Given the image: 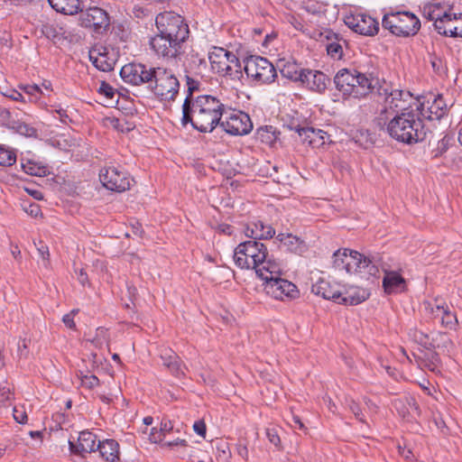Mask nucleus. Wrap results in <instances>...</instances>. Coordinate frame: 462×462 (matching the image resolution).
<instances>
[{"mask_svg": "<svg viewBox=\"0 0 462 462\" xmlns=\"http://www.w3.org/2000/svg\"><path fill=\"white\" fill-rule=\"evenodd\" d=\"M97 450L106 462L119 460V444L115 439L98 440Z\"/></svg>", "mask_w": 462, "mask_h": 462, "instance_id": "c85d7f7f", "label": "nucleus"}, {"mask_svg": "<svg viewBox=\"0 0 462 462\" xmlns=\"http://www.w3.org/2000/svg\"><path fill=\"white\" fill-rule=\"evenodd\" d=\"M80 24L86 28H92L96 32L106 31L110 24L108 14L100 7L93 6L80 12Z\"/></svg>", "mask_w": 462, "mask_h": 462, "instance_id": "f3484780", "label": "nucleus"}, {"mask_svg": "<svg viewBox=\"0 0 462 462\" xmlns=\"http://www.w3.org/2000/svg\"><path fill=\"white\" fill-rule=\"evenodd\" d=\"M183 43L159 32L150 40V46L156 55L167 59L179 57L182 52Z\"/></svg>", "mask_w": 462, "mask_h": 462, "instance_id": "dca6fc26", "label": "nucleus"}, {"mask_svg": "<svg viewBox=\"0 0 462 462\" xmlns=\"http://www.w3.org/2000/svg\"><path fill=\"white\" fill-rule=\"evenodd\" d=\"M106 48L93 49L89 51V60L93 65L101 71L113 70L115 60L109 58Z\"/></svg>", "mask_w": 462, "mask_h": 462, "instance_id": "a878e982", "label": "nucleus"}, {"mask_svg": "<svg viewBox=\"0 0 462 462\" xmlns=\"http://www.w3.org/2000/svg\"><path fill=\"white\" fill-rule=\"evenodd\" d=\"M383 287L387 294L403 291L406 287L404 278L395 271H384Z\"/></svg>", "mask_w": 462, "mask_h": 462, "instance_id": "b1692460", "label": "nucleus"}, {"mask_svg": "<svg viewBox=\"0 0 462 462\" xmlns=\"http://www.w3.org/2000/svg\"><path fill=\"white\" fill-rule=\"evenodd\" d=\"M245 234L250 240L271 239L275 236V229L271 226L264 224L262 220L254 219L247 223Z\"/></svg>", "mask_w": 462, "mask_h": 462, "instance_id": "aec40b11", "label": "nucleus"}, {"mask_svg": "<svg viewBox=\"0 0 462 462\" xmlns=\"http://www.w3.org/2000/svg\"><path fill=\"white\" fill-rule=\"evenodd\" d=\"M244 69L247 77L257 84H270L277 77L274 66L266 58L261 56L246 58Z\"/></svg>", "mask_w": 462, "mask_h": 462, "instance_id": "9d476101", "label": "nucleus"}, {"mask_svg": "<svg viewBox=\"0 0 462 462\" xmlns=\"http://www.w3.org/2000/svg\"><path fill=\"white\" fill-rule=\"evenodd\" d=\"M276 239L290 252L298 253L301 250L302 241L291 234H279Z\"/></svg>", "mask_w": 462, "mask_h": 462, "instance_id": "58836bf2", "label": "nucleus"}, {"mask_svg": "<svg viewBox=\"0 0 462 462\" xmlns=\"http://www.w3.org/2000/svg\"><path fill=\"white\" fill-rule=\"evenodd\" d=\"M193 430L198 435L205 437L206 424L202 420L196 421L193 425Z\"/></svg>", "mask_w": 462, "mask_h": 462, "instance_id": "0e129e2a", "label": "nucleus"}, {"mask_svg": "<svg viewBox=\"0 0 462 462\" xmlns=\"http://www.w3.org/2000/svg\"><path fill=\"white\" fill-rule=\"evenodd\" d=\"M9 128L15 131L17 134L21 135H24L26 137H37L38 136V131L36 128H34L32 125L20 121H12L9 124Z\"/></svg>", "mask_w": 462, "mask_h": 462, "instance_id": "a19ab883", "label": "nucleus"}, {"mask_svg": "<svg viewBox=\"0 0 462 462\" xmlns=\"http://www.w3.org/2000/svg\"><path fill=\"white\" fill-rule=\"evenodd\" d=\"M306 69H302L294 61H287L280 68L281 74L291 80L300 82L302 78H306L304 74Z\"/></svg>", "mask_w": 462, "mask_h": 462, "instance_id": "72a5a7b5", "label": "nucleus"}, {"mask_svg": "<svg viewBox=\"0 0 462 462\" xmlns=\"http://www.w3.org/2000/svg\"><path fill=\"white\" fill-rule=\"evenodd\" d=\"M41 32L42 35H44L47 39L54 40L56 39L60 32L57 29V26L52 23H44L42 26Z\"/></svg>", "mask_w": 462, "mask_h": 462, "instance_id": "de8ad7c7", "label": "nucleus"}, {"mask_svg": "<svg viewBox=\"0 0 462 462\" xmlns=\"http://www.w3.org/2000/svg\"><path fill=\"white\" fill-rule=\"evenodd\" d=\"M3 95L14 101L26 102L24 95L15 89H11L6 93H3Z\"/></svg>", "mask_w": 462, "mask_h": 462, "instance_id": "13d9d810", "label": "nucleus"}, {"mask_svg": "<svg viewBox=\"0 0 462 462\" xmlns=\"http://www.w3.org/2000/svg\"><path fill=\"white\" fill-rule=\"evenodd\" d=\"M428 305L430 307V312L433 318L439 319L445 328H452L455 326L457 318L445 302L438 303L436 301L434 305L430 303H428Z\"/></svg>", "mask_w": 462, "mask_h": 462, "instance_id": "393cba45", "label": "nucleus"}, {"mask_svg": "<svg viewBox=\"0 0 462 462\" xmlns=\"http://www.w3.org/2000/svg\"><path fill=\"white\" fill-rule=\"evenodd\" d=\"M448 105L441 95L434 97L431 104L428 106V115L421 113L429 120H439L448 112Z\"/></svg>", "mask_w": 462, "mask_h": 462, "instance_id": "2f4dec72", "label": "nucleus"}, {"mask_svg": "<svg viewBox=\"0 0 462 462\" xmlns=\"http://www.w3.org/2000/svg\"><path fill=\"white\" fill-rule=\"evenodd\" d=\"M29 343L30 340L26 338L20 339L17 346V351L19 356L22 358H27L29 356Z\"/></svg>", "mask_w": 462, "mask_h": 462, "instance_id": "864d4df0", "label": "nucleus"}, {"mask_svg": "<svg viewBox=\"0 0 462 462\" xmlns=\"http://www.w3.org/2000/svg\"><path fill=\"white\" fill-rule=\"evenodd\" d=\"M155 24L158 32L175 41L185 42L189 29L182 16L174 12H163L156 15Z\"/></svg>", "mask_w": 462, "mask_h": 462, "instance_id": "6e6552de", "label": "nucleus"}, {"mask_svg": "<svg viewBox=\"0 0 462 462\" xmlns=\"http://www.w3.org/2000/svg\"><path fill=\"white\" fill-rule=\"evenodd\" d=\"M451 13L450 8L441 2L430 3L423 7L424 17L434 23L442 21Z\"/></svg>", "mask_w": 462, "mask_h": 462, "instance_id": "bb28decb", "label": "nucleus"}, {"mask_svg": "<svg viewBox=\"0 0 462 462\" xmlns=\"http://www.w3.org/2000/svg\"><path fill=\"white\" fill-rule=\"evenodd\" d=\"M162 365L166 366L173 375L180 377L184 374L185 366L176 355L173 353L169 355L165 354L162 356Z\"/></svg>", "mask_w": 462, "mask_h": 462, "instance_id": "4c0bfd02", "label": "nucleus"}, {"mask_svg": "<svg viewBox=\"0 0 462 462\" xmlns=\"http://www.w3.org/2000/svg\"><path fill=\"white\" fill-rule=\"evenodd\" d=\"M164 446H167V447H173V446L186 447L187 446V441L185 439H175L173 441L165 442Z\"/></svg>", "mask_w": 462, "mask_h": 462, "instance_id": "338daca9", "label": "nucleus"}, {"mask_svg": "<svg viewBox=\"0 0 462 462\" xmlns=\"http://www.w3.org/2000/svg\"><path fill=\"white\" fill-rule=\"evenodd\" d=\"M21 165L23 171L32 176L42 177L48 173V168L46 165L40 162H36L32 159H21Z\"/></svg>", "mask_w": 462, "mask_h": 462, "instance_id": "e433bc0d", "label": "nucleus"}, {"mask_svg": "<svg viewBox=\"0 0 462 462\" xmlns=\"http://www.w3.org/2000/svg\"><path fill=\"white\" fill-rule=\"evenodd\" d=\"M453 137L446 134L441 138L438 143L437 146L431 151L432 156L434 158H439L442 156L449 148L450 145L453 143Z\"/></svg>", "mask_w": 462, "mask_h": 462, "instance_id": "a18cd8bd", "label": "nucleus"}, {"mask_svg": "<svg viewBox=\"0 0 462 462\" xmlns=\"http://www.w3.org/2000/svg\"><path fill=\"white\" fill-rule=\"evenodd\" d=\"M81 380V385L88 388V389H93L99 385V379L94 375H82L80 377Z\"/></svg>", "mask_w": 462, "mask_h": 462, "instance_id": "8fccbe9b", "label": "nucleus"}, {"mask_svg": "<svg viewBox=\"0 0 462 462\" xmlns=\"http://www.w3.org/2000/svg\"><path fill=\"white\" fill-rule=\"evenodd\" d=\"M225 112L226 106L217 97H187L182 105L181 123L184 126L190 123L201 133H211L220 124Z\"/></svg>", "mask_w": 462, "mask_h": 462, "instance_id": "f257e3e1", "label": "nucleus"}, {"mask_svg": "<svg viewBox=\"0 0 462 462\" xmlns=\"http://www.w3.org/2000/svg\"><path fill=\"white\" fill-rule=\"evenodd\" d=\"M292 421L294 423V427L299 430H305V426L303 422L300 420V419L298 416L292 417Z\"/></svg>", "mask_w": 462, "mask_h": 462, "instance_id": "774afa93", "label": "nucleus"}, {"mask_svg": "<svg viewBox=\"0 0 462 462\" xmlns=\"http://www.w3.org/2000/svg\"><path fill=\"white\" fill-rule=\"evenodd\" d=\"M193 73H186V84L188 87L189 95L187 97H192L194 91L199 90L200 82L193 78Z\"/></svg>", "mask_w": 462, "mask_h": 462, "instance_id": "09e8293b", "label": "nucleus"}, {"mask_svg": "<svg viewBox=\"0 0 462 462\" xmlns=\"http://www.w3.org/2000/svg\"><path fill=\"white\" fill-rule=\"evenodd\" d=\"M304 74L306 78H302L300 83L312 91L323 93L330 84V79L319 70L306 69Z\"/></svg>", "mask_w": 462, "mask_h": 462, "instance_id": "5701e85b", "label": "nucleus"}, {"mask_svg": "<svg viewBox=\"0 0 462 462\" xmlns=\"http://www.w3.org/2000/svg\"><path fill=\"white\" fill-rule=\"evenodd\" d=\"M349 249H339L333 254V268L338 272H346L347 273V256Z\"/></svg>", "mask_w": 462, "mask_h": 462, "instance_id": "79ce46f5", "label": "nucleus"}, {"mask_svg": "<svg viewBox=\"0 0 462 462\" xmlns=\"http://www.w3.org/2000/svg\"><path fill=\"white\" fill-rule=\"evenodd\" d=\"M279 134L280 132L273 125H263L256 130L255 139L266 145L273 146L276 143Z\"/></svg>", "mask_w": 462, "mask_h": 462, "instance_id": "c9c22d12", "label": "nucleus"}, {"mask_svg": "<svg viewBox=\"0 0 462 462\" xmlns=\"http://www.w3.org/2000/svg\"><path fill=\"white\" fill-rule=\"evenodd\" d=\"M100 181L107 189L123 192L130 189L131 180L127 172L117 167L108 166L100 171Z\"/></svg>", "mask_w": 462, "mask_h": 462, "instance_id": "ddd939ff", "label": "nucleus"}, {"mask_svg": "<svg viewBox=\"0 0 462 462\" xmlns=\"http://www.w3.org/2000/svg\"><path fill=\"white\" fill-rule=\"evenodd\" d=\"M20 88L23 90L26 98V102L38 103L42 96V90L39 86L33 85H21Z\"/></svg>", "mask_w": 462, "mask_h": 462, "instance_id": "37998d69", "label": "nucleus"}, {"mask_svg": "<svg viewBox=\"0 0 462 462\" xmlns=\"http://www.w3.org/2000/svg\"><path fill=\"white\" fill-rule=\"evenodd\" d=\"M384 125L387 134L399 143H416L422 142L427 135L423 121L413 110L397 113Z\"/></svg>", "mask_w": 462, "mask_h": 462, "instance_id": "7ed1b4c3", "label": "nucleus"}, {"mask_svg": "<svg viewBox=\"0 0 462 462\" xmlns=\"http://www.w3.org/2000/svg\"><path fill=\"white\" fill-rule=\"evenodd\" d=\"M13 416L15 421L18 423L23 424L27 421V414L23 409L14 407L13 411Z\"/></svg>", "mask_w": 462, "mask_h": 462, "instance_id": "6e6d98bb", "label": "nucleus"}, {"mask_svg": "<svg viewBox=\"0 0 462 462\" xmlns=\"http://www.w3.org/2000/svg\"><path fill=\"white\" fill-rule=\"evenodd\" d=\"M382 26L398 37L415 35L420 28L419 18L411 12H395L383 15Z\"/></svg>", "mask_w": 462, "mask_h": 462, "instance_id": "423d86ee", "label": "nucleus"}, {"mask_svg": "<svg viewBox=\"0 0 462 462\" xmlns=\"http://www.w3.org/2000/svg\"><path fill=\"white\" fill-rule=\"evenodd\" d=\"M346 25L355 32L365 36H374L379 32V23L369 14L356 13L345 18Z\"/></svg>", "mask_w": 462, "mask_h": 462, "instance_id": "2eb2a0df", "label": "nucleus"}, {"mask_svg": "<svg viewBox=\"0 0 462 462\" xmlns=\"http://www.w3.org/2000/svg\"><path fill=\"white\" fill-rule=\"evenodd\" d=\"M266 437L268 438L269 441L273 444L275 447L280 448L281 447V439L278 435L277 430L274 428L267 429L266 430Z\"/></svg>", "mask_w": 462, "mask_h": 462, "instance_id": "5fc2aeb1", "label": "nucleus"}, {"mask_svg": "<svg viewBox=\"0 0 462 462\" xmlns=\"http://www.w3.org/2000/svg\"><path fill=\"white\" fill-rule=\"evenodd\" d=\"M16 162V153L13 149L0 146V165L12 166Z\"/></svg>", "mask_w": 462, "mask_h": 462, "instance_id": "49530a36", "label": "nucleus"}, {"mask_svg": "<svg viewBox=\"0 0 462 462\" xmlns=\"http://www.w3.org/2000/svg\"><path fill=\"white\" fill-rule=\"evenodd\" d=\"M37 250L43 260H47L50 256L49 248L47 245H43L42 242L39 243L37 246Z\"/></svg>", "mask_w": 462, "mask_h": 462, "instance_id": "69168bd1", "label": "nucleus"}, {"mask_svg": "<svg viewBox=\"0 0 462 462\" xmlns=\"http://www.w3.org/2000/svg\"><path fill=\"white\" fill-rule=\"evenodd\" d=\"M334 83L343 96L362 98L369 93H374L379 80L355 69H342L334 77Z\"/></svg>", "mask_w": 462, "mask_h": 462, "instance_id": "20e7f679", "label": "nucleus"}, {"mask_svg": "<svg viewBox=\"0 0 462 462\" xmlns=\"http://www.w3.org/2000/svg\"><path fill=\"white\" fill-rule=\"evenodd\" d=\"M325 38L328 40L326 46L328 55L335 60H339L343 56V48L339 43L338 35L332 31L325 32Z\"/></svg>", "mask_w": 462, "mask_h": 462, "instance_id": "f704fd0d", "label": "nucleus"}, {"mask_svg": "<svg viewBox=\"0 0 462 462\" xmlns=\"http://www.w3.org/2000/svg\"><path fill=\"white\" fill-rule=\"evenodd\" d=\"M97 442L98 443L97 436L88 430L79 433L78 442L69 440V449L71 453L84 457L87 453H91L97 450Z\"/></svg>", "mask_w": 462, "mask_h": 462, "instance_id": "6ab92c4d", "label": "nucleus"}, {"mask_svg": "<svg viewBox=\"0 0 462 462\" xmlns=\"http://www.w3.org/2000/svg\"><path fill=\"white\" fill-rule=\"evenodd\" d=\"M154 67L143 63H128L120 69L122 79L128 84L139 86L151 82Z\"/></svg>", "mask_w": 462, "mask_h": 462, "instance_id": "4468645a", "label": "nucleus"}, {"mask_svg": "<svg viewBox=\"0 0 462 462\" xmlns=\"http://www.w3.org/2000/svg\"><path fill=\"white\" fill-rule=\"evenodd\" d=\"M373 94H376L378 98L377 102L383 103L384 109L383 112H386L388 109L395 112L397 110L409 111L405 107L406 100L404 97H409V92H404L400 89H392L390 86H388L385 82L382 86H376Z\"/></svg>", "mask_w": 462, "mask_h": 462, "instance_id": "f8f14e48", "label": "nucleus"}, {"mask_svg": "<svg viewBox=\"0 0 462 462\" xmlns=\"http://www.w3.org/2000/svg\"><path fill=\"white\" fill-rule=\"evenodd\" d=\"M0 119L3 122V125L7 126L9 128V124L12 121H15L14 118H12L11 112L6 108L0 107Z\"/></svg>", "mask_w": 462, "mask_h": 462, "instance_id": "bf43d9fd", "label": "nucleus"}, {"mask_svg": "<svg viewBox=\"0 0 462 462\" xmlns=\"http://www.w3.org/2000/svg\"><path fill=\"white\" fill-rule=\"evenodd\" d=\"M26 213L33 217H37L42 214L41 208L36 203H31L28 208L25 209Z\"/></svg>", "mask_w": 462, "mask_h": 462, "instance_id": "e2e57ef3", "label": "nucleus"}, {"mask_svg": "<svg viewBox=\"0 0 462 462\" xmlns=\"http://www.w3.org/2000/svg\"><path fill=\"white\" fill-rule=\"evenodd\" d=\"M455 25L453 28L454 37H462V14H455Z\"/></svg>", "mask_w": 462, "mask_h": 462, "instance_id": "052dcab7", "label": "nucleus"}, {"mask_svg": "<svg viewBox=\"0 0 462 462\" xmlns=\"http://www.w3.org/2000/svg\"><path fill=\"white\" fill-rule=\"evenodd\" d=\"M53 113L56 114L60 119V121L62 124L68 125L69 122H71V119L69 118L67 110L62 108L61 106H59L53 110Z\"/></svg>", "mask_w": 462, "mask_h": 462, "instance_id": "4d7b16f0", "label": "nucleus"}, {"mask_svg": "<svg viewBox=\"0 0 462 462\" xmlns=\"http://www.w3.org/2000/svg\"><path fill=\"white\" fill-rule=\"evenodd\" d=\"M311 291L326 300H331L339 302L343 294L342 286L337 283H331L328 281L320 279L311 287Z\"/></svg>", "mask_w": 462, "mask_h": 462, "instance_id": "412c9836", "label": "nucleus"}, {"mask_svg": "<svg viewBox=\"0 0 462 462\" xmlns=\"http://www.w3.org/2000/svg\"><path fill=\"white\" fill-rule=\"evenodd\" d=\"M342 289L343 294L338 303L357 305L369 297L368 291L364 288L351 286L349 288L342 287Z\"/></svg>", "mask_w": 462, "mask_h": 462, "instance_id": "cd10ccee", "label": "nucleus"}, {"mask_svg": "<svg viewBox=\"0 0 462 462\" xmlns=\"http://www.w3.org/2000/svg\"><path fill=\"white\" fill-rule=\"evenodd\" d=\"M173 430V422L168 419H162L161 422L160 431H157L155 428L152 429L150 439L152 442H158L162 440V437L166 433H170Z\"/></svg>", "mask_w": 462, "mask_h": 462, "instance_id": "c03bdc74", "label": "nucleus"}, {"mask_svg": "<svg viewBox=\"0 0 462 462\" xmlns=\"http://www.w3.org/2000/svg\"><path fill=\"white\" fill-rule=\"evenodd\" d=\"M347 273L360 274L361 276H375L378 273L377 266L372 260L357 251L350 250L347 256Z\"/></svg>", "mask_w": 462, "mask_h": 462, "instance_id": "a211bd4d", "label": "nucleus"}, {"mask_svg": "<svg viewBox=\"0 0 462 462\" xmlns=\"http://www.w3.org/2000/svg\"><path fill=\"white\" fill-rule=\"evenodd\" d=\"M291 129L299 134L302 143H307L313 148L323 145L326 139L328 138V134L321 129H315L308 126L301 127L299 125L291 127Z\"/></svg>", "mask_w": 462, "mask_h": 462, "instance_id": "4be33fe9", "label": "nucleus"}, {"mask_svg": "<svg viewBox=\"0 0 462 462\" xmlns=\"http://www.w3.org/2000/svg\"><path fill=\"white\" fill-rule=\"evenodd\" d=\"M282 273V263L277 274L267 273V275L260 277L263 281V290L265 293L275 300H293L299 296V291L295 284L288 280L281 278Z\"/></svg>", "mask_w": 462, "mask_h": 462, "instance_id": "1a4fd4ad", "label": "nucleus"}, {"mask_svg": "<svg viewBox=\"0 0 462 462\" xmlns=\"http://www.w3.org/2000/svg\"><path fill=\"white\" fill-rule=\"evenodd\" d=\"M219 125L231 135H245L253 129L250 116L242 111L226 109Z\"/></svg>", "mask_w": 462, "mask_h": 462, "instance_id": "9b49d317", "label": "nucleus"}, {"mask_svg": "<svg viewBox=\"0 0 462 462\" xmlns=\"http://www.w3.org/2000/svg\"><path fill=\"white\" fill-rule=\"evenodd\" d=\"M98 92L103 94L107 99H113L116 95V90L106 81H102Z\"/></svg>", "mask_w": 462, "mask_h": 462, "instance_id": "3c124183", "label": "nucleus"}, {"mask_svg": "<svg viewBox=\"0 0 462 462\" xmlns=\"http://www.w3.org/2000/svg\"><path fill=\"white\" fill-rule=\"evenodd\" d=\"M234 261L241 269H254L259 278L267 273L277 274L280 270V262L269 255L264 244L255 240L240 243L235 249Z\"/></svg>", "mask_w": 462, "mask_h": 462, "instance_id": "f03ea898", "label": "nucleus"}, {"mask_svg": "<svg viewBox=\"0 0 462 462\" xmlns=\"http://www.w3.org/2000/svg\"><path fill=\"white\" fill-rule=\"evenodd\" d=\"M183 67L186 73L200 75L207 67V61L198 52L191 51L186 55L183 60Z\"/></svg>", "mask_w": 462, "mask_h": 462, "instance_id": "7c9ffc66", "label": "nucleus"}, {"mask_svg": "<svg viewBox=\"0 0 462 462\" xmlns=\"http://www.w3.org/2000/svg\"><path fill=\"white\" fill-rule=\"evenodd\" d=\"M150 90L160 101H174L180 90V82L171 69L156 67L153 69Z\"/></svg>", "mask_w": 462, "mask_h": 462, "instance_id": "39448f33", "label": "nucleus"}, {"mask_svg": "<svg viewBox=\"0 0 462 462\" xmlns=\"http://www.w3.org/2000/svg\"><path fill=\"white\" fill-rule=\"evenodd\" d=\"M48 2L55 11L68 15L82 12L83 8L81 0H48Z\"/></svg>", "mask_w": 462, "mask_h": 462, "instance_id": "c756f323", "label": "nucleus"}, {"mask_svg": "<svg viewBox=\"0 0 462 462\" xmlns=\"http://www.w3.org/2000/svg\"><path fill=\"white\" fill-rule=\"evenodd\" d=\"M78 312V310H72L70 313H68L63 316L62 321L69 328H75V322H74V316L75 313Z\"/></svg>", "mask_w": 462, "mask_h": 462, "instance_id": "680f3d73", "label": "nucleus"}, {"mask_svg": "<svg viewBox=\"0 0 462 462\" xmlns=\"http://www.w3.org/2000/svg\"><path fill=\"white\" fill-rule=\"evenodd\" d=\"M396 409L403 418H407L408 420L410 418L413 419L420 414V407L416 400L412 397H405L402 401H399V402L396 403Z\"/></svg>", "mask_w": 462, "mask_h": 462, "instance_id": "473e14b6", "label": "nucleus"}, {"mask_svg": "<svg viewBox=\"0 0 462 462\" xmlns=\"http://www.w3.org/2000/svg\"><path fill=\"white\" fill-rule=\"evenodd\" d=\"M455 23V14L451 13L442 21L434 23V27L439 34L454 37L453 28Z\"/></svg>", "mask_w": 462, "mask_h": 462, "instance_id": "ea45409f", "label": "nucleus"}, {"mask_svg": "<svg viewBox=\"0 0 462 462\" xmlns=\"http://www.w3.org/2000/svg\"><path fill=\"white\" fill-rule=\"evenodd\" d=\"M348 407L357 420L364 423L365 422L364 415L362 413V410L358 403H356L354 400H351L348 403Z\"/></svg>", "mask_w": 462, "mask_h": 462, "instance_id": "603ef678", "label": "nucleus"}, {"mask_svg": "<svg viewBox=\"0 0 462 462\" xmlns=\"http://www.w3.org/2000/svg\"><path fill=\"white\" fill-rule=\"evenodd\" d=\"M211 69L220 76L239 79L242 77V66L235 53L224 48L214 47L208 53Z\"/></svg>", "mask_w": 462, "mask_h": 462, "instance_id": "0eeeda50", "label": "nucleus"}]
</instances>
